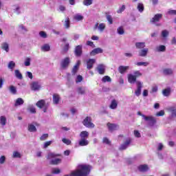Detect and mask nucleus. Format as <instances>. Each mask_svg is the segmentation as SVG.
Returning <instances> with one entry per match:
<instances>
[{"label":"nucleus","mask_w":176,"mask_h":176,"mask_svg":"<svg viewBox=\"0 0 176 176\" xmlns=\"http://www.w3.org/2000/svg\"><path fill=\"white\" fill-rule=\"evenodd\" d=\"M90 173V166L81 165L80 169L73 171L70 176H87Z\"/></svg>","instance_id":"1"},{"label":"nucleus","mask_w":176,"mask_h":176,"mask_svg":"<svg viewBox=\"0 0 176 176\" xmlns=\"http://www.w3.org/2000/svg\"><path fill=\"white\" fill-rule=\"evenodd\" d=\"M82 124L88 129H94L95 125L91 122V117L87 116L82 121Z\"/></svg>","instance_id":"2"},{"label":"nucleus","mask_w":176,"mask_h":176,"mask_svg":"<svg viewBox=\"0 0 176 176\" xmlns=\"http://www.w3.org/2000/svg\"><path fill=\"white\" fill-rule=\"evenodd\" d=\"M69 64H71V58L69 57H65L60 61V68L62 69H67L69 67Z\"/></svg>","instance_id":"3"},{"label":"nucleus","mask_w":176,"mask_h":176,"mask_svg":"<svg viewBox=\"0 0 176 176\" xmlns=\"http://www.w3.org/2000/svg\"><path fill=\"white\" fill-rule=\"evenodd\" d=\"M83 47L82 45H77L74 49V54L76 57H80L83 54Z\"/></svg>","instance_id":"4"},{"label":"nucleus","mask_w":176,"mask_h":176,"mask_svg":"<svg viewBox=\"0 0 176 176\" xmlns=\"http://www.w3.org/2000/svg\"><path fill=\"white\" fill-rule=\"evenodd\" d=\"M163 18L162 14H156L150 20V23L152 24H155L156 23H159L160 20Z\"/></svg>","instance_id":"5"},{"label":"nucleus","mask_w":176,"mask_h":176,"mask_svg":"<svg viewBox=\"0 0 176 176\" xmlns=\"http://www.w3.org/2000/svg\"><path fill=\"white\" fill-rule=\"evenodd\" d=\"M130 144H131V138H129L125 140V142L122 144H121V146H120V150L124 151L125 149H127Z\"/></svg>","instance_id":"6"},{"label":"nucleus","mask_w":176,"mask_h":176,"mask_svg":"<svg viewBox=\"0 0 176 176\" xmlns=\"http://www.w3.org/2000/svg\"><path fill=\"white\" fill-rule=\"evenodd\" d=\"M144 120L149 121L150 126H153L156 124V118L153 116H143Z\"/></svg>","instance_id":"7"},{"label":"nucleus","mask_w":176,"mask_h":176,"mask_svg":"<svg viewBox=\"0 0 176 176\" xmlns=\"http://www.w3.org/2000/svg\"><path fill=\"white\" fill-rule=\"evenodd\" d=\"M137 89L135 91V94L137 97H140L141 96V89H142V83L140 81L136 82Z\"/></svg>","instance_id":"8"},{"label":"nucleus","mask_w":176,"mask_h":176,"mask_svg":"<svg viewBox=\"0 0 176 176\" xmlns=\"http://www.w3.org/2000/svg\"><path fill=\"white\" fill-rule=\"evenodd\" d=\"M107 126L109 131H115V130H117L118 127H119V126L118 124H112L111 122H108L107 124Z\"/></svg>","instance_id":"9"},{"label":"nucleus","mask_w":176,"mask_h":176,"mask_svg":"<svg viewBox=\"0 0 176 176\" xmlns=\"http://www.w3.org/2000/svg\"><path fill=\"white\" fill-rule=\"evenodd\" d=\"M104 50L100 47L95 48L90 52V56H96V54H100L103 53Z\"/></svg>","instance_id":"10"},{"label":"nucleus","mask_w":176,"mask_h":176,"mask_svg":"<svg viewBox=\"0 0 176 176\" xmlns=\"http://www.w3.org/2000/svg\"><path fill=\"white\" fill-rule=\"evenodd\" d=\"M138 168L140 173H146L149 170V167L146 164L140 165Z\"/></svg>","instance_id":"11"},{"label":"nucleus","mask_w":176,"mask_h":176,"mask_svg":"<svg viewBox=\"0 0 176 176\" xmlns=\"http://www.w3.org/2000/svg\"><path fill=\"white\" fill-rule=\"evenodd\" d=\"M130 68V67L129 66H123V65H120L118 67V72L120 74H121L122 75H123V74H125V72L127 71V69H129Z\"/></svg>","instance_id":"12"},{"label":"nucleus","mask_w":176,"mask_h":176,"mask_svg":"<svg viewBox=\"0 0 176 176\" xmlns=\"http://www.w3.org/2000/svg\"><path fill=\"white\" fill-rule=\"evenodd\" d=\"M94 63H96V59H89L87 61V69H91V68H93V65H94Z\"/></svg>","instance_id":"13"},{"label":"nucleus","mask_w":176,"mask_h":176,"mask_svg":"<svg viewBox=\"0 0 176 176\" xmlns=\"http://www.w3.org/2000/svg\"><path fill=\"white\" fill-rule=\"evenodd\" d=\"M31 89L34 91H36V90H39V89H41V86L38 82H33L31 85Z\"/></svg>","instance_id":"14"},{"label":"nucleus","mask_w":176,"mask_h":176,"mask_svg":"<svg viewBox=\"0 0 176 176\" xmlns=\"http://www.w3.org/2000/svg\"><path fill=\"white\" fill-rule=\"evenodd\" d=\"M36 107L38 108H40V109H42V108H45V106L46 105V102L45 100H40L36 103Z\"/></svg>","instance_id":"15"},{"label":"nucleus","mask_w":176,"mask_h":176,"mask_svg":"<svg viewBox=\"0 0 176 176\" xmlns=\"http://www.w3.org/2000/svg\"><path fill=\"white\" fill-rule=\"evenodd\" d=\"M81 140H87L89 138V132L87 131H82L80 133Z\"/></svg>","instance_id":"16"},{"label":"nucleus","mask_w":176,"mask_h":176,"mask_svg":"<svg viewBox=\"0 0 176 176\" xmlns=\"http://www.w3.org/2000/svg\"><path fill=\"white\" fill-rule=\"evenodd\" d=\"M78 145L80 146H87L89 145V140L87 139H80L78 142Z\"/></svg>","instance_id":"17"},{"label":"nucleus","mask_w":176,"mask_h":176,"mask_svg":"<svg viewBox=\"0 0 176 176\" xmlns=\"http://www.w3.org/2000/svg\"><path fill=\"white\" fill-rule=\"evenodd\" d=\"M128 81L129 83H135L137 82V78L133 74L128 75Z\"/></svg>","instance_id":"18"},{"label":"nucleus","mask_w":176,"mask_h":176,"mask_svg":"<svg viewBox=\"0 0 176 176\" xmlns=\"http://www.w3.org/2000/svg\"><path fill=\"white\" fill-rule=\"evenodd\" d=\"M148 52H149L148 48H143L139 52L140 57H145L148 54Z\"/></svg>","instance_id":"19"},{"label":"nucleus","mask_w":176,"mask_h":176,"mask_svg":"<svg viewBox=\"0 0 176 176\" xmlns=\"http://www.w3.org/2000/svg\"><path fill=\"white\" fill-rule=\"evenodd\" d=\"M98 72L100 75H104L105 74V67L102 65H99L97 67Z\"/></svg>","instance_id":"20"},{"label":"nucleus","mask_w":176,"mask_h":176,"mask_svg":"<svg viewBox=\"0 0 176 176\" xmlns=\"http://www.w3.org/2000/svg\"><path fill=\"white\" fill-rule=\"evenodd\" d=\"M162 94L165 97H168L171 94V88L168 87L162 91Z\"/></svg>","instance_id":"21"},{"label":"nucleus","mask_w":176,"mask_h":176,"mask_svg":"<svg viewBox=\"0 0 176 176\" xmlns=\"http://www.w3.org/2000/svg\"><path fill=\"white\" fill-rule=\"evenodd\" d=\"M60 163H61V159L60 158H56L50 162V164L52 166H56L57 164H60Z\"/></svg>","instance_id":"22"},{"label":"nucleus","mask_w":176,"mask_h":176,"mask_svg":"<svg viewBox=\"0 0 176 176\" xmlns=\"http://www.w3.org/2000/svg\"><path fill=\"white\" fill-rule=\"evenodd\" d=\"M58 156H60V154H56L54 153H48L47 156V160H50V159H54V157H58Z\"/></svg>","instance_id":"23"},{"label":"nucleus","mask_w":176,"mask_h":176,"mask_svg":"<svg viewBox=\"0 0 176 176\" xmlns=\"http://www.w3.org/2000/svg\"><path fill=\"white\" fill-rule=\"evenodd\" d=\"M109 108L111 109H116L118 108V102L113 99L110 104Z\"/></svg>","instance_id":"24"},{"label":"nucleus","mask_w":176,"mask_h":176,"mask_svg":"<svg viewBox=\"0 0 176 176\" xmlns=\"http://www.w3.org/2000/svg\"><path fill=\"white\" fill-rule=\"evenodd\" d=\"M24 104V100L21 98H18L14 103V107H19Z\"/></svg>","instance_id":"25"},{"label":"nucleus","mask_w":176,"mask_h":176,"mask_svg":"<svg viewBox=\"0 0 176 176\" xmlns=\"http://www.w3.org/2000/svg\"><path fill=\"white\" fill-rule=\"evenodd\" d=\"M53 102L54 104H58L60 102V95L56 94L53 95Z\"/></svg>","instance_id":"26"},{"label":"nucleus","mask_w":176,"mask_h":176,"mask_svg":"<svg viewBox=\"0 0 176 176\" xmlns=\"http://www.w3.org/2000/svg\"><path fill=\"white\" fill-rule=\"evenodd\" d=\"M69 50V43H66L61 51V54H65Z\"/></svg>","instance_id":"27"},{"label":"nucleus","mask_w":176,"mask_h":176,"mask_svg":"<svg viewBox=\"0 0 176 176\" xmlns=\"http://www.w3.org/2000/svg\"><path fill=\"white\" fill-rule=\"evenodd\" d=\"M28 131H30V133H34V132L36 131V127L34 126V124H30L28 125Z\"/></svg>","instance_id":"28"},{"label":"nucleus","mask_w":176,"mask_h":176,"mask_svg":"<svg viewBox=\"0 0 176 176\" xmlns=\"http://www.w3.org/2000/svg\"><path fill=\"white\" fill-rule=\"evenodd\" d=\"M135 47L138 49H144L145 48V43H144V42L135 43Z\"/></svg>","instance_id":"29"},{"label":"nucleus","mask_w":176,"mask_h":176,"mask_svg":"<svg viewBox=\"0 0 176 176\" xmlns=\"http://www.w3.org/2000/svg\"><path fill=\"white\" fill-rule=\"evenodd\" d=\"M137 9L140 13H142V12H144V10H145V8L144 7V3H138Z\"/></svg>","instance_id":"30"},{"label":"nucleus","mask_w":176,"mask_h":176,"mask_svg":"<svg viewBox=\"0 0 176 176\" xmlns=\"http://www.w3.org/2000/svg\"><path fill=\"white\" fill-rule=\"evenodd\" d=\"M0 124L1 126H6V117L5 116L0 117Z\"/></svg>","instance_id":"31"},{"label":"nucleus","mask_w":176,"mask_h":176,"mask_svg":"<svg viewBox=\"0 0 176 176\" xmlns=\"http://www.w3.org/2000/svg\"><path fill=\"white\" fill-rule=\"evenodd\" d=\"M1 49L6 52H9V44L8 43H3L1 44Z\"/></svg>","instance_id":"32"},{"label":"nucleus","mask_w":176,"mask_h":176,"mask_svg":"<svg viewBox=\"0 0 176 176\" xmlns=\"http://www.w3.org/2000/svg\"><path fill=\"white\" fill-rule=\"evenodd\" d=\"M102 82H103V83H107V82H112V79L111 77H109V76H104L102 78Z\"/></svg>","instance_id":"33"},{"label":"nucleus","mask_w":176,"mask_h":176,"mask_svg":"<svg viewBox=\"0 0 176 176\" xmlns=\"http://www.w3.org/2000/svg\"><path fill=\"white\" fill-rule=\"evenodd\" d=\"M135 65H138V67H148L149 65V63L148 62H138L135 63Z\"/></svg>","instance_id":"34"},{"label":"nucleus","mask_w":176,"mask_h":176,"mask_svg":"<svg viewBox=\"0 0 176 176\" xmlns=\"http://www.w3.org/2000/svg\"><path fill=\"white\" fill-rule=\"evenodd\" d=\"M43 52H49L50 50V45L49 44H45L41 47Z\"/></svg>","instance_id":"35"},{"label":"nucleus","mask_w":176,"mask_h":176,"mask_svg":"<svg viewBox=\"0 0 176 176\" xmlns=\"http://www.w3.org/2000/svg\"><path fill=\"white\" fill-rule=\"evenodd\" d=\"M70 20H69V17H67L65 20V23H64V26L65 27V28L68 29L69 28V25H70Z\"/></svg>","instance_id":"36"},{"label":"nucleus","mask_w":176,"mask_h":176,"mask_svg":"<svg viewBox=\"0 0 176 176\" xmlns=\"http://www.w3.org/2000/svg\"><path fill=\"white\" fill-rule=\"evenodd\" d=\"M82 3L85 6H90V5L93 4V0H84Z\"/></svg>","instance_id":"37"},{"label":"nucleus","mask_w":176,"mask_h":176,"mask_svg":"<svg viewBox=\"0 0 176 176\" xmlns=\"http://www.w3.org/2000/svg\"><path fill=\"white\" fill-rule=\"evenodd\" d=\"M168 110L171 112L172 116L176 117V108L174 107H169Z\"/></svg>","instance_id":"38"},{"label":"nucleus","mask_w":176,"mask_h":176,"mask_svg":"<svg viewBox=\"0 0 176 176\" xmlns=\"http://www.w3.org/2000/svg\"><path fill=\"white\" fill-rule=\"evenodd\" d=\"M164 75H173V69H164Z\"/></svg>","instance_id":"39"},{"label":"nucleus","mask_w":176,"mask_h":176,"mask_svg":"<svg viewBox=\"0 0 176 176\" xmlns=\"http://www.w3.org/2000/svg\"><path fill=\"white\" fill-rule=\"evenodd\" d=\"M78 71H79V67H77L76 66H74L72 70V74L73 76H75L76 74L78 73Z\"/></svg>","instance_id":"40"},{"label":"nucleus","mask_w":176,"mask_h":176,"mask_svg":"<svg viewBox=\"0 0 176 176\" xmlns=\"http://www.w3.org/2000/svg\"><path fill=\"white\" fill-rule=\"evenodd\" d=\"M157 52H164L166 50V46L165 45H160L156 47Z\"/></svg>","instance_id":"41"},{"label":"nucleus","mask_w":176,"mask_h":176,"mask_svg":"<svg viewBox=\"0 0 176 176\" xmlns=\"http://www.w3.org/2000/svg\"><path fill=\"white\" fill-rule=\"evenodd\" d=\"M47 138H49V134L48 133H45V134H43L41 136L40 140L41 141H46V140H47Z\"/></svg>","instance_id":"42"},{"label":"nucleus","mask_w":176,"mask_h":176,"mask_svg":"<svg viewBox=\"0 0 176 176\" xmlns=\"http://www.w3.org/2000/svg\"><path fill=\"white\" fill-rule=\"evenodd\" d=\"M10 91L12 94H16L17 93V90L16 89V87L11 85L10 86Z\"/></svg>","instance_id":"43"},{"label":"nucleus","mask_w":176,"mask_h":176,"mask_svg":"<svg viewBox=\"0 0 176 176\" xmlns=\"http://www.w3.org/2000/svg\"><path fill=\"white\" fill-rule=\"evenodd\" d=\"M117 32L119 35H123V34H124V29H123V27L120 26L117 29Z\"/></svg>","instance_id":"44"},{"label":"nucleus","mask_w":176,"mask_h":176,"mask_svg":"<svg viewBox=\"0 0 176 176\" xmlns=\"http://www.w3.org/2000/svg\"><path fill=\"white\" fill-rule=\"evenodd\" d=\"M16 67V63L13 62V60H11L8 63V68L9 69H13Z\"/></svg>","instance_id":"45"},{"label":"nucleus","mask_w":176,"mask_h":176,"mask_svg":"<svg viewBox=\"0 0 176 176\" xmlns=\"http://www.w3.org/2000/svg\"><path fill=\"white\" fill-rule=\"evenodd\" d=\"M15 76L18 79H23V75L20 73V71L15 70Z\"/></svg>","instance_id":"46"},{"label":"nucleus","mask_w":176,"mask_h":176,"mask_svg":"<svg viewBox=\"0 0 176 176\" xmlns=\"http://www.w3.org/2000/svg\"><path fill=\"white\" fill-rule=\"evenodd\" d=\"M74 20H76V21H82V20H83V16L79 14L75 15Z\"/></svg>","instance_id":"47"},{"label":"nucleus","mask_w":176,"mask_h":176,"mask_svg":"<svg viewBox=\"0 0 176 176\" xmlns=\"http://www.w3.org/2000/svg\"><path fill=\"white\" fill-rule=\"evenodd\" d=\"M98 30H99V31L102 32V31H104V30H105V23L99 24Z\"/></svg>","instance_id":"48"},{"label":"nucleus","mask_w":176,"mask_h":176,"mask_svg":"<svg viewBox=\"0 0 176 176\" xmlns=\"http://www.w3.org/2000/svg\"><path fill=\"white\" fill-rule=\"evenodd\" d=\"M82 80H83V77H82V76L80 75H78L76 78V83H80V82H82Z\"/></svg>","instance_id":"49"},{"label":"nucleus","mask_w":176,"mask_h":176,"mask_svg":"<svg viewBox=\"0 0 176 176\" xmlns=\"http://www.w3.org/2000/svg\"><path fill=\"white\" fill-rule=\"evenodd\" d=\"M102 142L103 144H107V145H111V141L108 138H103Z\"/></svg>","instance_id":"50"},{"label":"nucleus","mask_w":176,"mask_h":176,"mask_svg":"<svg viewBox=\"0 0 176 176\" xmlns=\"http://www.w3.org/2000/svg\"><path fill=\"white\" fill-rule=\"evenodd\" d=\"M107 20L109 23V24H113V19H112V16L107 15Z\"/></svg>","instance_id":"51"},{"label":"nucleus","mask_w":176,"mask_h":176,"mask_svg":"<svg viewBox=\"0 0 176 176\" xmlns=\"http://www.w3.org/2000/svg\"><path fill=\"white\" fill-rule=\"evenodd\" d=\"M25 67H30L31 65V59L30 58H27L25 61Z\"/></svg>","instance_id":"52"},{"label":"nucleus","mask_w":176,"mask_h":176,"mask_svg":"<svg viewBox=\"0 0 176 176\" xmlns=\"http://www.w3.org/2000/svg\"><path fill=\"white\" fill-rule=\"evenodd\" d=\"M62 141L64 144H66V145H71L72 142L69 139L63 138Z\"/></svg>","instance_id":"53"},{"label":"nucleus","mask_w":176,"mask_h":176,"mask_svg":"<svg viewBox=\"0 0 176 176\" xmlns=\"http://www.w3.org/2000/svg\"><path fill=\"white\" fill-rule=\"evenodd\" d=\"M53 174H60L61 173V170L58 168H54L52 169Z\"/></svg>","instance_id":"54"},{"label":"nucleus","mask_w":176,"mask_h":176,"mask_svg":"<svg viewBox=\"0 0 176 176\" xmlns=\"http://www.w3.org/2000/svg\"><path fill=\"white\" fill-rule=\"evenodd\" d=\"M52 142H53L52 141L45 142L44 143V146H43L44 149H46V148H47V146H50V145H52Z\"/></svg>","instance_id":"55"},{"label":"nucleus","mask_w":176,"mask_h":176,"mask_svg":"<svg viewBox=\"0 0 176 176\" xmlns=\"http://www.w3.org/2000/svg\"><path fill=\"white\" fill-rule=\"evenodd\" d=\"M78 94H85V89L82 88V87H78Z\"/></svg>","instance_id":"56"},{"label":"nucleus","mask_w":176,"mask_h":176,"mask_svg":"<svg viewBox=\"0 0 176 176\" xmlns=\"http://www.w3.org/2000/svg\"><path fill=\"white\" fill-rule=\"evenodd\" d=\"M162 36H163V38L168 36V31H167L166 30H163L162 32Z\"/></svg>","instance_id":"57"},{"label":"nucleus","mask_w":176,"mask_h":176,"mask_svg":"<svg viewBox=\"0 0 176 176\" xmlns=\"http://www.w3.org/2000/svg\"><path fill=\"white\" fill-rule=\"evenodd\" d=\"M168 14L170 16H176V10H170L168 11Z\"/></svg>","instance_id":"58"},{"label":"nucleus","mask_w":176,"mask_h":176,"mask_svg":"<svg viewBox=\"0 0 176 176\" xmlns=\"http://www.w3.org/2000/svg\"><path fill=\"white\" fill-rule=\"evenodd\" d=\"M125 10H126V6L122 5V6L120 8V9L117 11V13H122V12H124Z\"/></svg>","instance_id":"59"},{"label":"nucleus","mask_w":176,"mask_h":176,"mask_svg":"<svg viewBox=\"0 0 176 176\" xmlns=\"http://www.w3.org/2000/svg\"><path fill=\"white\" fill-rule=\"evenodd\" d=\"M13 157H19V158H20V157H21V155L18 151H14L13 153Z\"/></svg>","instance_id":"60"},{"label":"nucleus","mask_w":176,"mask_h":176,"mask_svg":"<svg viewBox=\"0 0 176 176\" xmlns=\"http://www.w3.org/2000/svg\"><path fill=\"white\" fill-rule=\"evenodd\" d=\"M135 78H139V76H142V74L140 71H135L134 75Z\"/></svg>","instance_id":"61"},{"label":"nucleus","mask_w":176,"mask_h":176,"mask_svg":"<svg viewBox=\"0 0 176 176\" xmlns=\"http://www.w3.org/2000/svg\"><path fill=\"white\" fill-rule=\"evenodd\" d=\"M39 35L41 36V38H47V34H46V32L43 31L40 32Z\"/></svg>","instance_id":"62"},{"label":"nucleus","mask_w":176,"mask_h":176,"mask_svg":"<svg viewBox=\"0 0 176 176\" xmlns=\"http://www.w3.org/2000/svg\"><path fill=\"white\" fill-rule=\"evenodd\" d=\"M134 135L136 138H141V133L138 131H134Z\"/></svg>","instance_id":"63"},{"label":"nucleus","mask_w":176,"mask_h":176,"mask_svg":"<svg viewBox=\"0 0 176 176\" xmlns=\"http://www.w3.org/2000/svg\"><path fill=\"white\" fill-rule=\"evenodd\" d=\"M156 116H164V111L161 110L156 113Z\"/></svg>","instance_id":"64"}]
</instances>
